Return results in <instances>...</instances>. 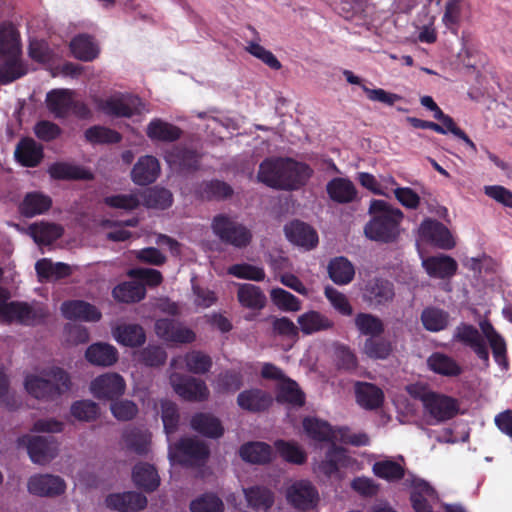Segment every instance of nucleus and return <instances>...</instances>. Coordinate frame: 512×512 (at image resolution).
<instances>
[{
    "label": "nucleus",
    "mask_w": 512,
    "mask_h": 512,
    "mask_svg": "<svg viewBox=\"0 0 512 512\" xmlns=\"http://www.w3.org/2000/svg\"><path fill=\"white\" fill-rule=\"evenodd\" d=\"M114 299L122 303H135L141 301L146 295L144 284L139 282H123L114 287Z\"/></svg>",
    "instance_id": "obj_53"
},
{
    "label": "nucleus",
    "mask_w": 512,
    "mask_h": 512,
    "mask_svg": "<svg viewBox=\"0 0 512 512\" xmlns=\"http://www.w3.org/2000/svg\"><path fill=\"white\" fill-rule=\"evenodd\" d=\"M394 298V284L382 277L368 280L362 289V300L373 308L386 307Z\"/></svg>",
    "instance_id": "obj_8"
},
{
    "label": "nucleus",
    "mask_w": 512,
    "mask_h": 512,
    "mask_svg": "<svg viewBox=\"0 0 512 512\" xmlns=\"http://www.w3.org/2000/svg\"><path fill=\"white\" fill-rule=\"evenodd\" d=\"M237 299L241 306L251 310H261L266 305L265 294L260 287L253 284H238Z\"/></svg>",
    "instance_id": "obj_44"
},
{
    "label": "nucleus",
    "mask_w": 512,
    "mask_h": 512,
    "mask_svg": "<svg viewBox=\"0 0 512 512\" xmlns=\"http://www.w3.org/2000/svg\"><path fill=\"white\" fill-rule=\"evenodd\" d=\"M257 178L268 187L282 190L283 158L265 159L259 166Z\"/></svg>",
    "instance_id": "obj_31"
},
{
    "label": "nucleus",
    "mask_w": 512,
    "mask_h": 512,
    "mask_svg": "<svg viewBox=\"0 0 512 512\" xmlns=\"http://www.w3.org/2000/svg\"><path fill=\"white\" fill-rule=\"evenodd\" d=\"M211 229L222 243L238 249L246 248L252 242L251 230L227 214L215 215Z\"/></svg>",
    "instance_id": "obj_4"
},
{
    "label": "nucleus",
    "mask_w": 512,
    "mask_h": 512,
    "mask_svg": "<svg viewBox=\"0 0 512 512\" xmlns=\"http://www.w3.org/2000/svg\"><path fill=\"white\" fill-rule=\"evenodd\" d=\"M132 480L136 487L151 493L160 485V477L156 468L148 463H138L133 467Z\"/></svg>",
    "instance_id": "obj_33"
},
{
    "label": "nucleus",
    "mask_w": 512,
    "mask_h": 512,
    "mask_svg": "<svg viewBox=\"0 0 512 512\" xmlns=\"http://www.w3.org/2000/svg\"><path fill=\"white\" fill-rule=\"evenodd\" d=\"M423 267L431 277L448 279L456 274L458 264L452 257L440 255L430 256L423 260Z\"/></svg>",
    "instance_id": "obj_29"
},
{
    "label": "nucleus",
    "mask_w": 512,
    "mask_h": 512,
    "mask_svg": "<svg viewBox=\"0 0 512 512\" xmlns=\"http://www.w3.org/2000/svg\"><path fill=\"white\" fill-rule=\"evenodd\" d=\"M148 500L136 491L111 493L105 498L106 507L117 512H138L146 508Z\"/></svg>",
    "instance_id": "obj_17"
},
{
    "label": "nucleus",
    "mask_w": 512,
    "mask_h": 512,
    "mask_svg": "<svg viewBox=\"0 0 512 512\" xmlns=\"http://www.w3.org/2000/svg\"><path fill=\"white\" fill-rule=\"evenodd\" d=\"M69 374L62 368L52 367L43 376L29 375L25 379L27 392L37 399L54 400L70 389Z\"/></svg>",
    "instance_id": "obj_2"
},
{
    "label": "nucleus",
    "mask_w": 512,
    "mask_h": 512,
    "mask_svg": "<svg viewBox=\"0 0 512 512\" xmlns=\"http://www.w3.org/2000/svg\"><path fill=\"white\" fill-rule=\"evenodd\" d=\"M98 108L106 115L116 118H131L140 115L144 103L137 95L128 93H117L98 104Z\"/></svg>",
    "instance_id": "obj_5"
},
{
    "label": "nucleus",
    "mask_w": 512,
    "mask_h": 512,
    "mask_svg": "<svg viewBox=\"0 0 512 512\" xmlns=\"http://www.w3.org/2000/svg\"><path fill=\"white\" fill-rule=\"evenodd\" d=\"M288 240L306 249H313L318 244L317 232L308 224L295 220L285 226Z\"/></svg>",
    "instance_id": "obj_25"
},
{
    "label": "nucleus",
    "mask_w": 512,
    "mask_h": 512,
    "mask_svg": "<svg viewBox=\"0 0 512 512\" xmlns=\"http://www.w3.org/2000/svg\"><path fill=\"white\" fill-rule=\"evenodd\" d=\"M27 487L28 491L33 495L54 497L65 492L66 484L59 476L40 474L31 476L28 480Z\"/></svg>",
    "instance_id": "obj_18"
},
{
    "label": "nucleus",
    "mask_w": 512,
    "mask_h": 512,
    "mask_svg": "<svg viewBox=\"0 0 512 512\" xmlns=\"http://www.w3.org/2000/svg\"><path fill=\"white\" fill-rule=\"evenodd\" d=\"M161 418L164 426V431L168 437L174 434L179 427L180 414L178 407L171 401H164L161 403Z\"/></svg>",
    "instance_id": "obj_63"
},
{
    "label": "nucleus",
    "mask_w": 512,
    "mask_h": 512,
    "mask_svg": "<svg viewBox=\"0 0 512 512\" xmlns=\"http://www.w3.org/2000/svg\"><path fill=\"white\" fill-rule=\"evenodd\" d=\"M14 157L23 167H37L44 158L43 146L33 138L24 137L16 145Z\"/></svg>",
    "instance_id": "obj_19"
},
{
    "label": "nucleus",
    "mask_w": 512,
    "mask_h": 512,
    "mask_svg": "<svg viewBox=\"0 0 512 512\" xmlns=\"http://www.w3.org/2000/svg\"><path fill=\"white\" fill-rule=\"evenodd\" d=\"M70 50L73 56L81 61H93L99 55V49L94 43L93 37L88 34H78L70 42Z\"/></svg>",
    "instance_id": "obj_47"
},
{
    "label": "nucleus",
    "mask_w": 512,
    "mask_h": 512,
    "mask_svg": "<svg viewBox=\"0 0 512 512\" xmlns=\"http://www.w3.org/2000/svg\"><path fill=\"white\" fill-rule=\"evenodd\" d=\"M484 332L492 349L495 362L503 369L507 370L509 368V362L504 338L494 330L491 324H488V329H484Z\"/></svg>",
    "instance_id": "obj_57"
},
{
    "label": "nucleus",
    "mask_w": 512,
    "mask_h": 512,
    "mask_svg": "<svg viewBox=\"0 0 512 512\" xmlns=\"http://www.w3.org/2000/svg\"><path fill=\"white\" fill-rule=\"evenodd\" d=\"M20 34L12 23H4L0 26V58L20 57Z\"/></svg>",
    "instance_id": "obj_37"
},
{
    "label": "nucleus",
    "mask_w": 512,
    "mask_h": 512,
    "mask_svg": "<svg viewBox=\"0 0 512 512\" xmlns=\"http://www.w3.org/2000/svg\"><path fill=\"white\" fill-rule=\"evenodd\" d=\"M239 455L248 463L267 464L272 460L273 451L269 444L254 441L243 444L239 449Z\"/></svg>",
    "instance_id": "obj_40"
},
{
    "label": "nucleus",
    "mask_w": 512,
    "mask_h": 512,
    "mask_svg": "<svg viewBox=\"0 0 512 512\" xmlns=\"http://www.w3.org/2000/svg\"><path fill=\"white\" fill-rule=\"evenodd\" d=\"M416 397L422 402L425 411L438 423L448 421L458 414V402L450 396L428 391Z\"/></svg>",
    "instance_id": "obj_6"
},
{
    "label": "nucleus",
    "mask_w": 512,
    "mask_h": 512,
    "mask_svg": "<svg viewBox=\"0 0 512 512\" xmlns=\"http://www.w3.org/2000/svg\"><path fill=\"white\" fill-rule=\"evenodd\" d=\"M160 173V164L156 157L142 156L135 163L131 171V177L135 184L149 185L156 181Z\"/></svg>",
    "instance_id": "obj_23"
},
{
    "label": "nucleus",
    "mask_w": 512,
    "mask_h": 512,
    "mask_svg": "<svg viewBox=\"0 0 512 512\" xmlns=\"http://www.w3.org/2000/svg\"><path fill=\"white\" fill-rule=\"evenodd\" d=\"M419 235L424 241L441 249H451L455 246L449 229L435 219H424L419 227Z\"/></svg>",
    "instance_id": "obj_13"
},
{
    "label": "nucleus",
    "mask_w": 512,
    "mask_h": 512,
    "mask_svg": "<svg viewBox=\"0 0 512 512\" xmlns=\"http://www.w3.org/2000/svg\"><path fill=\"white\" fill-rule=\"evenodd\" d=\"M118 343L127 347H139L146 341V334L139 324H121L113 329Z\"/></svg>",
    "instance_id": "obj_43"
},
{
    "label": "nucleus",
    "mask_w": 512,
    "mask_h": 512,
    "mask_svg": "<svg viewBox=\"0 0 512 512\" xmlns=\"http://www.w3.org/2000/svg\"><path fill=\"white\" fill-rule=\"evenodd\" d=\"M169 458L172 462L186 467L202 466L210 456L208 445L194 437H182L169 444Z\"/></svg>",
    "instance_id": "obj_3"
},
{
    "label": "nucleus",
    "mask_w": 512,
    "mask_h": 512,
    "mask_svg": "<svg viewBox=\"0 0 512 512\" xmlns=\"http://www.w3.org/2000/svg\"><path fill=\"white\" fill-rule=\"evenodd\" d=\"M233 188L226 182L214 179L199 185L198 194L203 200H224L233 195Z\"/></svg>",
    "instance_id": "obj_52"
},
{
    "label": "nucleus",
    "mask_w": 512,
    "mask_h": 512,
    "mask_svg": "<svg viewBox=\"0 0 512 512\" xmlns=\"http://www.w3.org/2000/svg\"><path fill=\"white\" fill-rule=\"evenodd\" d=\"M52 206V199L41 192H29L25 195L19 211L22 216L32 218L36 215H41L47 212Z\"/></svg>",
    "instance_id": "obj_38"
},
{
    "label": "nucleus",
    "mask_w": 512,
    "mask_h": 512,
    "mask_svg": "<svg viewBox=\"0 0 512 512\" xmlns=\"http://www.w3.org/2000/svg\"><path fill=\"white\" fill-rule=\"evenodd\" d=\"M372 471L374 475L389 483L402 480L405 477L406 469L404 465L391 460L385 459L377 461L373 464Z\"/></svg>",
    "instance_id": "obj_51"
},
{
    "label": "nucleus",
    "mask_w": 512,
    "mask_h": 512,
    "mask_svg": "<svg viewBox=\"0 0 512 512\" xmlns=\"http://www.w3.org/2000/svg\"><path fill=\"white\" fill-rule=\"evenodd\" d=\"M146 134L152 141L175 142L182 136V130L160 118L152 119L146 128Z\"/></svg>",
    "instance_id": "obj_32"
},
{
    "label": "nucleus",
    "mask_w": 512,
    "mask_h": 512,
    "mask_svg": "<svg viewBox=\"0 0 512 512\" xmlns=\"http://www.w3.org/2000/svg\"><path fill=\"white\" fill-rule=\"evenodd\" d=\"M118 356V351L113 345L103 342L91 344L85 352V357L89 363L102 367L115 364Z\"/></svg>",
    "instance_id": "obj_35"
},
{
    "label": "nucleus",
    "mask_w": 512,
    "mask_h": 512,
    "mask_svg": "<svg viewBox=\"0 0 512 512\" xmlns=\"http://www.w3.org/2000/svg\"><path fill=\"white\" fill-rule=\"evenodd\" d=\"M462 17V0H448L445 4L442 22L454 34H457Z\"/></svg>",
    "instance_id": "obj_64"
},
{
    "label": "nucleus",
    "mask_w": 512,
    "mask_h": 512,
    "mask_svg": "<svg viewBox=\"0 0 512 512\" xmlns=\"http://www.w3.org/2000/svg\"><path fill=\"white\" fill-rule=\"evenodd\" d=\"M287 501L298 510L314 509L319 502L317 488L308 480H298L288 487Z\"/></svg>",
    "instance_id": "obj_10"
},
{
    "label": "nucleus",
    "mask_w": 512,
    "mask_h": 512,
    "mask_svg": "<svg viewBox=\"0 0 512 512\" xmlns=\"http://www.w3.org/2000/svg\"><path fill=\"white\" fill-rule=\"evenodd\" d=\"M85 139L91 144H117L122 140V135L111 128L94 125L89 127L85 133Z\"/></svg>",
    "instance_id": "obj_58"
},
{
    "label": "nucleus",
    "mask_w": 512,
    "mask_h": 512,
    "mask_svg": "<svg viewBox=\"0 0 512 512\" xmlns=\"http://www.w3.org/2000/svg\"><path fill=\"white\" fill-rule=\"evenodd\" d=\"M368 213L371 218L364 227L365 236L381 243H393L400 235L404 213L384 200L373 199Z\"/></svg>",
    "instance_id": "obj_1"
},
{
    "label": "nucleus",
    "mask_w": 512,
    "mask_h": 512,
    "mask_svg": "<svg viewBox=\"0 0 512 512\" xmlns=\"http://www.w3.org/2000/svg\"><path fill=\"white\" fill-rule=\"evenodd\" d=\"M270 297L273 304L282 311L296 312L301 309L300 300L282 288H273Z\"/></svg>",
    "instance_id": "obj_62"
},
{
    "label": "nucleus",
    "mask_w": 512,
    "mask_h": 512,
    "mask_svg": "<svg viewBox=\"0 0 512 512\" xmlns=\"http://www.w3.org/2000/svg\"><path fill=\"white\" fill-rule=\"evenodd\" d=\"M276 401L279 404H288L300 408L305 404V394L296 381L287 378L277 387Z\"/></svg>",
    "instance_id": "obj_42"
},
{
    "label": "nucleus",
    "mask_w": 512,
    "mask_h": 512,
    "mask_svg": "<svg viewBox=\"0 0 512 512\" xmlns=\"http://www.w3.org/2000/svg\"><path fill=\"white\" fill-rule=\"evenodd\" d=\"M61 312L66 319L97 322L101 312L92 304L83 300H68L61 305Z\"/></svg>",
    "instance_id": "obj_22"
},
{
    "label": "nucleus",
    "mask_w": 512,
    "mask_h": 512,
    "mask_svg": "<svg viewBox=\"0 0 512 512\" xmlns=\"http://www.w3.org/2000/svg\"><path fill=\"white\" fill-rule=\"evenodd\" d=\"M47 316L42 307H35L26 302L12 301L6 307L4 321H16L23 325H36L42 322Z\"/></svg>",
    "instance_id": "obj_16"
},
{
    "label": "nucleus",
    "mask_w": 512,
    "mask_h": 512,
    "mask_svg": "<svg viewBox=\"0 0 512 512\" xmlns=\"http://www.w3.org/2000/svg\"><path fill=\"white\" fill-rule=\"evenodd\" d=\"M327 269L330 279L337 285H347L355 276L354 265L344 256L331 259Z\"/></svg>",
    "instance_id": "obj_46"
},
{
    "label": "nucleus",
    "mask_w": 512,
    "mask_h": 512,
    "mask_svg": "<svg viewBox=\"0 0 512 512\" xmlns=\"http://www.w3.org/2000/svg\"><path fill=\"white\" fill-rule=\"evenodd\" d=\"M245 499L250 508L267 511L274 504V493L264 486H252L243 489Z\"/></svg>",
    "instance_id": "obj_50"
},
{
    "label": "nucleus",
    "mask_w": 512,
    "mask_h": 512,
    "mask_svg": "<svg viewBox=\"0 0 512 512\" xmlns=\"http://www.w3.org/2000/svg\"><path fill=\"white\" fill-rule=\"evenodd\" d=\"M190 426L198 434L210 439H219L225 432L221 420L207 412L195 413L190 419Z\"/></svg>",
    "instance_id": "obj_21"
},
{
    "label": "nucleus",
    "mask_w": 512,
    "mask_h": 512,
    "mask_svg": "<svg viewBox=\"0 0 512 512\" xmlns=\"http://www.w3.org/2000/svg\"><path fill=\"white\" fill-rule=\"evenodd\" d=\"M29 233L37 244L50 245L63 236L64 229L56 223L41 222L29 226Z\"/></svg>",
    "instance_id": "obj_45"
},
{
    "label": "nucleus",
    "mask_w": 512,
    "mask_h": 512,
    "mask_svg": "<svg viewBox=\"0 0 512 512\" xmlns=\"http://www.w3.org/2000/svg\"><path fill=\"white\" fill-rule=\"evenodd\" d=\"M453 339L471 348L479 359L488 364L489 351L484 338L476 327L467 323L459 324L455 329Z\"/></svg>",
    "instance_id": "obj_15"
},
{
    "label": "nucleus",
    "mask_w": 512,
    "mask_h": 512,
    "mask_svg": "<svg viewBox=\"0 0 512 512\" xmlns=\"http://www.w3.org/2000/svg\"><path fill=\"white\" fill-rule=\"evenodd\" d=\"M18 445L26 446L30 459L37 464L48 463L57 455L58 451V443L52 435H24L18 438Z\"/></svg>",
    "instance_id": "obj_7"
},
{
    "label": "nucleus",
    "mask_w": 512,
    "mask_h": 512,
    "mask_svg": "<svg viewBox=\"0 0 512 512\" xmlns=\"http://www.w3.org/2000/svg\"><path fill=\"white\" fill-rule=\"evenodd\" d=\"M201 157L194 149L175 146L166 153L165 159L169 165L177 167L182 172H195L200 167Z\"/></svg>",
    "instance_id": "obj_20"
},
{
    "label": "nucleus",
    "mask_w": 512,
    "mask_h": 512,
    "mask_svg": "<svg viewBox=\"0 0 512 512\" xmlns=\"http://www.w3.org/2000/svg\"><path fill=\"white\" fill-rule=\"evenodd\" d=\"M3 63L0 64V83H11L27 73L25 65L20 61V57H3Z\"/></svg>",
    "instance_id": "obj_59"
},
{
    "label": "nucleus",
    "mask_w": 512,
    "mask_h": 512,
    "mask_svg": "<svg viewBox=\"0 0 512 512\" xmlns=\"http://www.w3.org/2000/svg\"><path fill=\"white\" fill-rule=\"evenodd\" d=\"M427 365L432 372L444 377H458L463 373L461 365L442 352L432 353L427 359Z\"/></svg>",
    "instance_id": "obj_34"
},
{
    "label": "nucleus",
    "mask_w": 512,
    "mask_h": 512,
    "mask_svg": "<svg viewBox=\"0 0 512 512\" xmlns=\"http://www.w3.org/2000/svg\"><path fill=\"white\" fill-rule=\"evenodd\" d=\"M303 429L305 433L314 441H333L334 432L331 425L326 421L314 417H306L303 420Z\"/></svg>",
    "instance_id": "obj_55"
},
{
    "label": "nucleus",
    "mask_w": 512,
    "mask_h": 512,
    "mask_svg": "<svg viewBox=\"0 0 512 512\" xmlns=\"http://www.w3.org/2000/svg\"><path fill=\"white\" fill-rule=\"evenodd\" d=\"M299 330L305 335H311L320 331L332 329L334 322L326 315L318 311H308L297 319Z\"/></svg>",
    "instance_id": "obj_41"
},
{
    "label": "nucleus",
    "mask_w": 512,
    "mask_h": 512,
    "mask_svg": "<svg viewBox=\"0 0 512 512\" xmlns=\"http://www.w3.org/2000/svg\"><path fill=\"white\" fill-rule=\"evenodd\" d=\"M329 198L339 204L353 202L357 198V189L354 183L348 178L336 177L326 185Z\"/></svg>",
    "instance_id": "obj_28"
},
{
    "label": "nucleus",
    "mask_w": 512,
    "mask_h": 512,
    "mask_svg": "<svg viewBox=\"0 0 512 512\" xmlns=\"http://www.w3.org/2000/svg\"><path fill=\"white\" fill-rule=\"evenodd\" d=\"M170 383L174 391L183 399L188 401H203L209 395L205 382L191 376L180 373L170 375Z\"/></svg>",
    "instance_id": "obj_11"
},
{
    "label": "nucleus",
    "mask_w": 512,
    "mask_h": 512,
    "mask_svg": "<svg viewBox=\"0 0 512 512\" xmlns=\"http://www.w3.org/2000/svg\"><path fill=\"white\" fill-rule=\"evenodd\" d=\"M191 512H223L224 503L214 493H204L190 503Z\"/></svg>",
    "instance_id": "obj_61"
},
{
    "label": "nucleus",
    "mask_w": 512,
    "mask_h": 512,
    "mask_svg": "<svg viewBox=\"0 0 512 512\" xmlns=\"http://www.w3.org/2000/svg\"><path fill=\"white\" fill-rule=\"evenodd\" d=\"M354 324L358 332L367 338L381 336L385 331L384 322L378 316L359 312L354 318Z\"/></svg>",
    "instance_id": "obj_49"
},
{
    "label": "nucleus",
    "mask_w": 512,
    "mask_h": 512,
    "mask_svg": "<svg viewBox=\"0 0 512 512\" xmlns=\"http://www.w3.org/2000/svg\"><path fill=\"white\" fill-rule=\"evenodd\" d=\"M274 446L279 455L288 463L302 465L307 460L306 452L294 442L277 440Z\"/></svg>",
    "instance_id": "obj_60"
},
{
    "label": "nucleus",
    "mask_w": 512,
    "mask_h": 512,
    "mask_svg": "<svg viewBox=\"0 0 512 512\" xmlns=\"http://www.w3.org/2000/svg\"><path fill=\"white\" fill-rule=\"evenodd\" d=\"M156 334L167 342L188 344L196 339L195 332L171 318H160L155 322Z\"/></svg>",
    "instance_id": "obj_12"
},
{
    "label": "nucleus",
    "mask_w": 512,
    "mask_h": 512,
    "mask_svg": "<svg viewBox=\"0 0 512 512\" xmlns=\"http://www.w3.org/2000/svg\"><path fill=\"white\" fill-rule=\"evenodd\" d=\"M449 313L435 306L425 307L420 315L423 327L429 332H440L449 324Z\"/></svg>",
    "instance_id": "obj_48"
},
{
    "label": "nucleus",
    "mask_w": 512,
    "mask_h": 512,
    "mask_svg": "<svg viewBox=\"0 0 512 512\" xmlns=\"http://www.w3.org/2000/svg\"><path fill=\"white\" fill-rule=\"evenodd\" d=\"M350 464V457L347 450L334 442L328 448L325 458L320 462L318 468L326 477H331L338 473L340 468H346Z\"/></svg>",
    "instance_id": "obj_27"
},
{
    "label": "nucleus",
    "mask_w": 512,
    "mask_h": 512,
    "mask_svg": "<svg viewBox=\"0 0 512 512\" xmlns=\"http://www.w3.org/2000/svg\"><path fill=\"white\" fill-rule=\"evenodd\" d=\"M237 404L243 410L258 413L267 410L272 404L271 395L259 388H252L240 392Z\"/></svg>",
    "instance_id": "obj_26"
},
{
    "label": "nucleus",
    "mask_w": 512,
    "mask_h": 512,
    "mask_svg": "<svg viewBox=\"0 0 512 512\" xmlns=\"http://www.w3.org/2000/svg\"><path fill=\"white\" fill-rule=\"evenodd\" d=\"M75 92L70 89H53L46 95L48 110L56 118H66L71 112L72 98Z\"/></svg>",
    "instance_id": "obj_30"
},
{
    "label": "nucleus",
    "mask_w": 512,
    "mask_h": 512,
    "mask_svg": "<svg viewBox=\"0 0 512 512\" xmlns=\"http://www.w3.org/2000/svg\"><path fill=\"white\" fill-rule=\"evenodd\" d=\"M313 174L311 167L292 158H283L282 190H297L304 186Z\"/></svg>",
    "instance_id": "obj_14"
},
{
    "label": "nucleus",
    "mask_w": 512,
    "mask_h": 512,
    "mask_svg": "<svg viewBox=\"0 0 512 512\" xmlns=\"http://www.w3.org/2000/svg\"><path fill=\"white\" fill-rule=\"evenodd\" d=\"M357 403L366 410H375L382 406L383 391L375 384L358 382L355 387Z\"/></svg>",
    "instance_id": "obj_36"
},
{
    "label": "nucleus",
    "mask_w": 512,
    "mask_h": 512,
    "mask_svg": "<svg viewBox=\"0 0 512 512\" xmlns=\"http://www.w3.org/2000/svg\"><path fill=\"white\" fill-rule=\"evenodd\" d=\"M143 204L147 208L165 210L173 203L172 193L163 187H152L142 194Z\"/></svg>",
    "instance_id": "obj_56"
},
{
    "label": "nucleus",
    "mask_w": 512,
    "mask_h": 512,
    "mask_svg": "<svg viewBox=\"0 0 512 512\" xmlns=\"http://www.w3.org/2000/svg\"><path fill=\"white\" fill-rule=\"evenodd\" d=\"M90 389L97 399L114 401L124 394L126 383L118 373H105L91 382Z\"/></svg>",
    "instance_id": "obj_9"
},
{
    "label": "nucleus",
    "mask_w": 512,
    "mask_h": 512,
    "mask_svg": "<svg viewBox=\"0 0 512 512\" xmlns=\"http://www.w3.org/2000/svg\"><path fill=\"white\" fill-rule=\"evenodd\" d=\"M122 441L128 451L144 456L150 450L151 434L147 429L129 426L122 433Z\"/></svg>",
    "instance_id": "obj_24"
},
{
    "label": "nucleus",
    "mask_w": 512,
    "mask_h": 512,
    "mask_svg": "<svg viewBox=\"0 0 512 512\" xmlns=\"http://www.w3.org/2000/svg\"><path fill=\"white\" fill-rule=\"evenodd\" d=\"M50 177L54 180H92L93 174L78 165L67 162H55L48 168Z\"/></svg>",
    "instance_id": "obj_39"
},
{
    "label": "nucleus",
    "mask_w": 512,
    "mask_h": 512,
    "mask_svg": "<svg viewBox=\"0 0 512 512\" xmlns=\"http://www.w3.org/2000/svg\"><path fill=\"white\" fill-rule=\"evenodd\" d=\"M394 350L390 340L378 336L366 338L363 344V353L373 360H386Z\"/></svg>",
    "instance_id": "obj_54"
}]
</instances>
